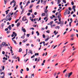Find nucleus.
<instances>
[{
  "label": "nucleus",
  "mask_w": 78,
  "mask_h": 78,
  "mask_svg": "<svg viewBox=\"0 0 78 78\" xmlns=\"http://www.w3.org/2000/svg\"><path fill=\"white\" fill-rule=\"evenodd\" d=\"M2 45H3V47L4 46H5V47H7V46H8V45L4 42H3L1 44H0V50H1V49H2Z\"/></svg>",
  "instance_id": "1"
},
{
  "label": "nucleus",
  "mask_w": 78,
  "mask_h": 78,
  "mask_svg": "<svg viewBox=\"0 0 78 78\" xmlns=\"http://www.w3.org/2000/svg\"><path fill=\"white\" fill-rule=\"evenodd\" d=\"M11 19H12L11 17H10V15L9 14H8L6 17V21H8V20H9V21H10Z\"/></svg>",
  "instance_id": "2"
},
{
  "label": "nucleus",
  "mask_w": 78,
  "mask_h": 78,
  "mask_svg": "<svg viewBox=\"0 0 78 78\" xmlns=\"http://www.w3.org/2000/svg\"><path fill=\"white\" fill-rule=\"evenodd\" d=\"M11 36L12 37L14 36L12 38V40L13 39H14L16 38V37L17 36V34L16 33L14 32H13V34L11 35Z\"/></svg>",
  "instance_id": "3"
},
{
  "label": "nucleus",
  "mask_w": 78,
  "mask_h": 78,
  "mask_svg": "<svg viewBox=\"0 0 78 78\" xmlns=\"http://www.w3.org/2000/svg\"><path fill=\"white\" fill-rule=\"evenodd\" d=\"M22 21H27L26 22H25V23H28V20L26 19V17L25 16L23 17L22 19Z\"/></svg>",
  "instance_id": "4"
},
{
  "label": "nucleus",
  "mask_w": 78,
  "mask_h": 78,
  "mask_svg": "<svg viewBox=\"0 0 78 78\" xmlns=\"http://www.w3.org/2000/svg\"><path fill=\"white\" fill-rule=\"evenodd\" d=\"M73 74V73L72 72H71L70 73H68V78H70V76H71V75H72Z\"/></svg>",
  "instance_id": "5"
},
{
  "label": "nucleus",
  "mask_w": 78,
  "mask_h": 78,
  "mask_svg": "<svg viewBox=\"0 0 78 78\" xmlns=\"http://www.w3.org/2000/svg\"><path fill=\"white\" fill-rule=\"evenodd\" d=\"M60 22H61L60 26H61V27H62V26H63V25H64V21H61Z\"/></svg>",
  "instance_id": "6"
},
{
  "label": "nucleus",
  "mask_w": 78,
  "mask_h": 78,
  "mask_svg": "<svg viewBox=\"0 0 78 78\" xmlns=\"http://www.w3.org/2000/svg\"><path fill=\"white\" fill-rule=\"evenodd\" d=\"M11 25H9V26L7 28L9 29V30H11L12 29V28L11 27Z\"/></svg>",
  "instance_id": "7"
},
{
  "label": "nucleus",
  "mask_w": 78,
  "mask_h": 78,
  "mask_svg": "<svg viewBox=\"0 0 78 78\" xmlns=\"http://www.w3.org/2000/svg\"><path fill=\"white\" fill-rule=\"evenodd\" d=\"M43 4L44 5H46V3H47V0H44L43 1Z\"/></svg>",
  "instance_id": "8"
},
{
  "label": "nucleus",
  "mask_w": 78,
  "mask_h": 78,
  "mask_svg": "<svg viewBox=\"0 0 78 78\" xmlns=\"http://www.w3.org/2000/svg\"><path fill=\"white\" fill-rule=\"evenodd\" d=\"M21 30L22 31H23V33H26V30L25 28L22 29Z\"/></svg>",
  "instance_id": "9"
},
{
  "label": "nucleus",
  "mask_w": 78,
  "mask_h": 78,
  "mask_svg": "<svg viewBox=\"0 0 78 78\" xmlns=\"http://www.w3.org/2000/svg\"><path fill=\"white\" fill-rule=\"evenodd\" d=\"M45 62V60H44L43 61V62L41 64V66H43L44 65V63Z\"/></svg>",
  "instance_id": "10"
},
{
  "label": "nucleus",
  "mask_w": 78,
  "mask_h": 78,
  "mask_svg": "<svg viewBox=\"0 0 78 78\" xmlns=\"http://www.w3.org/2000/svg\"><path fill=\"white\" fill-rule=\"evenodd\" d=\"M56 30H55L54 32V33L55 35H56L58 33V32H57L56 33Z\"/></svg>",
  "instance_id": "11"
},
{
  "label": "nucleus",
  "mask_w": 78,
  "mask_h": 78,
  "mask_svg": "<svg viewBox=\"0 0 78 78\" xmlns=\"http://www.w3.org/2000/svg\"><path fill=\"white\" fill-rule=\"evenodd\" d=\"M4 25H5V23H2L1 24V26L2 27V28H3V27H4Z\"/></svg>",
  "instance_id": "12"
},
{
  "label": "nucleus",
  "mask_w": 78,
  "mask_h": 78,
  "mask_svg": "<svg viewBox=\"0 0 78 78\" xmlns=\"http://www.w3.org/2000/svg\"><path fill=\"white\" fill-rule=\"evenodd\" d=\"M53 23V21H52L51 22L49 23V25H51V27H53V26H51V24Z\"/></svg>",
  "instance_id": "13"
},
{
  "label": "nucleus",
  "mask_w": 78,
  "mask_h": 78,
  "mask_svg": "<svg viewBox=\"0 0 78 78\" xmlns=\"http://www.w3.org/2000/svg\"><path fill=\"white\" fill-rule=\"evenodd\" d=\"M20 23H18L17 24V27H19V26H20Z\"/></svg>",
  "instance_id": "14"
},
{
  "label": "nucleus",
  "mask_w": 78,
  "mask_h": 78,
  "mask_svg": "<svg viewBox=\"0 0 78 78\" xmlns=\"http://www.w3.org/2000/svg\"><path fill=\"white\" fill-rule=\"evenodd\" d=\"M57 4H59L61 3V0H58Z\"/></svg>",
  "instance_id": "15"
},
{
  "label": "nucleus",
  "mask_w": 78,
  "mask_h": 78,
  "mask_svg": "<svg viewBox=\"0 0 78 78\" xmlns=\"http://www.w3.org/2000/svg\"><path fill=\"white\" fill-rule=\"evenodd\" d=\"M29 3H30V1H29L28 2H27L26 6H28V4H29Z\"/></svg>",
  "instance_id": "16"
},
{
  "label": "nucleus",
  "mask_w": 78,
  "mask_h": 78,
  "mask_svg": "<svg viewBox=\"0 0 78 78\" xmlns=\"http://www.w3.org/2000/svg\"><path fill=\"white\" fill-rule=\"evenodd\" d=\"M18 58V61L19 62H20V58H19V57H17V58H16V59H17Z\"/></svg>",
  "instance_id": "17"
},
{
  "label": "nucleus",
  "mask_w": 78,
  "mask_h": 78,
  "mask_svg": "<svg viewBox=\"0 0 78 78\" xmlns=\"http://www.w3.org/2000/svg\"><path fill=\"white\" fill-rule=\"evenodd\" d=\"M13 14H14L13 12H12V13H9L8 14L9 15H10L11 16H12V15H13Z\"/></svg>",
  "instance_id": "18"
},
{
  "label": "nucleus",
  "mask_w": 78,
  "mask_h": 78,
  "mask_svg": "<svg viewBox=\"0 0 78 78\" xmlns=\"http://www.w3.org/2000/svg\"><path fill=\"white\" fill-rule=\"evenodd\" d=\"M36 33L37 34V36H39V32H38V31H37L36 32Z\"/></svg>",
  "instance_id": "19"
},
{
  "label": "nucleus",
  "mask_w": 78,
  "mask_h": 78,
  "mask_svg": "<svg viewBox=\"0 0 78 78\" xmlns=\"http://www.w3.org/2000/svg\"><path fill=\"white\" fill-rule=\"evenodd\" d=\"M57 56V55H54L53 57H52V58H56V57Z\"/></svg>",
  "instance_id": "20"
},
{
  "label": "nucleus",
  "mask_w": 78,
  "mask_h": 78,
  "mask_svg": "<svg viewBox=\"0 0 78 78\" xmlns=\"http://www.w3.org/2000/svg\"><path fill=\"white\" fill-rule=\"evenodd\" d=\"M16 56H17L16 55L13 56L12 58L13 59H16Z\"/></svg>",
  "instance_id": "21"
},
{
  "label": "nucleus",
  "mask_w": 78,
  "mask_h": 78,
  "mask_svg": "<svg viewBox=\"0 0 78 78\" xmlns=\"http://www.w3.org/2000/svg\"><path fill=\"white\" fill-rule=\"evenodd\" d=\"M39 55V53H35V56H38Z\"/></svg>",
  "instance_id": "22"
},
{
  "label": "nucleus",
  "mask_w": 78,
  "mask_h": 78,
  "mask_svg": "<svg viewBox=\"0 0 78 78\" xmlns=\"http://www.w3.org/2000/svg\"><path fill=\"white\" fill-rule=\"evenodd\" d=\"M76 51H74L73 53H72V56H73V55H74V53H76Z\"/></svg>",
  "instance_id": "23"
},
{
  "label": "nucleus",
  "mask_w": 78,
  "mask_h": 78,
  "mask_svg": "<svg viewBox=\"0 0 78 78\" xmlns=\"http://www.w3.org/2000/svg\"><path fill=\"white\" fill-rule=\"evenodd\" d=\"M29 51H30V53L32 55L33 54V52L31 50H30Z\"/></svg>",
  "instance_id": "24"
},
{
  "label": "nucleus",
  "mask_w": 78,
  "mask_h": 78,
  "mask_svg": "<svg viewBox=\"0 0 78 78\" xmlns=\"http://www.w3.org/2000/svg\"><path fill=\"white\" fill-rule=\"evenodd\" d=\"M49 39L50 38H47L46 39H45V41H48V39Z\"/></svg>",
  "instance_id": "25"
},
{
  "label": "nucleus",
  "mask_w": 78,
  "mask_h": 78,
  "mask_svg": "<svg viewBox=\"0 0 78 78\" xmlns=\"http://www.w3.org/2000/svg\"><path fill=\"white\" fill-rule=\"evenodd\" d=\"M66 48H65L62 51V53H64V51H66Z\"/></svg>",
  "instance_id": "26"
},
{
  "label": "nucleus",
  "mask_w": 78,
  "mask_h": 78,
  "mask_svg": "<svg viewBox=\"0 0 78 78\" xmlns=\"http://www.w3.org/2000/svg\"><path fill=\"white\" fill-rule=\"evenodd\" d=\"M32 7H33V5H30L29 7L30 9H31V8H32Z\"/></svg>",
  "instance_id": "27"
},
{
  "label": "nucleus",
  "mask_w": 78,
  "mask_h": 78,
  "mask_svg": "<svg viewBox=\"0 0 78 78\" xmlns=\"http://www.w3.org/2000/svg\"><path fill=\"white\" fill-rule=\"evenodd\" d=\"M76 8V6L75 5H73V6L72 9H75Z\"/></svg>",
  "instance_id": "28"
},
{
  "label": "nucleus",
  "mask_w": 78,
  "mask_h": 78,
  "mask_svg": "<svg viewBox=\"0 0 78 78\" xmlns=\"http://www.w3.org/2000/svg\"><path fill=\"white\" fill-rule=\"evenodd\" d=\"M40 2H41V0H39L37 2V4H39V3H40Z\"/></svg>",
  "instance_id": "29"
},
{
  "label": "nucleus",
  "mask_w": 78,
  "mask_h": 78,
  "mask_svg": "<svg viewBox=\"0 0 78 78\" xmlns=\"http://www.w3.org/2000/svg\"><path fill=\"white\" fill-rule=\"evenodd\" d=\"M22 51V49L21 48H20L19 50V52H21Z\"/></svg>",
  "instance_id": "30"
},
{
  "label": "nucleus",
  "mask_w": 78,
  "mask_h": 78,
  "mask_svg": "<svg viewBox=\"0 0 78 78\" xmlns=\"http://www.w3.org/2000/svg\"><path fill=\"white\" fill-rule=\"evenodd\" d=\"M11 33V31L10 30H9L8 31H7L6 32V33H7V34H8V33Z\"/></svg>",
  "instance_id": "31"
},
{
  "label": "nucleus",
  "mask_w": 78,
  "mask_h": 78,
  "mask_svg": "<svg viewBox=\"0 0 78 78\" xmlns=\"http://www.w3.org/2000/svg\"><path fill=\"white\" fill-rule=\"evenodd\" d=\"M62 2L64 3H66V0H63Z\"/></svg>",
  "instance_id": "32"
},
{
  "label": "nucleus",
  "mask_w": 78,
  "mask_h": 78,
  "mask_svg": "<svg viewBox=\"0 0 78 78\" xmlns=\"http://www.w3.org/2000/svg\"><path fill=\"white\" fill-rule=\"evenodd\" d=\"M68 9H67L66 10V11L65 12L66 13V14H67V11H68Z\"/></svg>",
  "instance_id": "33"
},
{
  "label": "nucleus",
  "mask_w": 78,
  "mask_h": 78,
  "mask_svg": "<svg viewBox=\"0 0 78 78\" xmlns=\"http://www.w3.org/2000/svg\"><path fill=\"white\" fill-rule=\"evenodd\" d=\"M23 12H24V9H23L21 14H22L23 13Z\"/></svg>",
  "instance_id": "34"
},
{
  "label": "nucleus",
  "mask_w": 78,
  "mask_h": 78,
  "mask_svg": "<svg viewBox=\"0 0 78 78\" xmlns=\"http://www.w3.org/2000/svg\"><path fill=\"white\" fill-rule=\"evenodd\" d=\"M46 32L47 33H50V30H48L47 31H46Z\"/></svg>",
  "instance_id": "35"
},
{
  "label": "nucleus",
  "mask_w": 78,
  "mask_h": 78,
  "mask_svg": "<svg viewBox=\"0 0 78 78\" xmlns=\"http://www.w3.org/2000/svg\"><path fill=\"white\" fill-rule=\"evenodd\" d=\"M29 12H32V9H31L30 10H29Z\"/></svg>",
  "instance_id": "36"
},
{
  "label": "nucleus",
  "mask_w": 78,
  "mask_h": 78,
  "mask_svg": "<svg viewBox=\"0 0 78 78\" xmlns=\"http://www.w3.org/2000/svg\"><path fill=\"white\" fill-rule=\"evenodd\" d=\"M12 41H13L15 44H17V43H16V41L14 40H12Z\"/></svg>",
  "instance_id": "37"
},
{
  "label": "nucleus",
  "mask_w": 78,
  "mask_h": 78,
  "mask_svg": "<svg viewBox=\"0 0 78 78\" xmlns=\"http://www.w3.org/2000/svg\"><path fill=\"white\" fill-rule=\"evenodd\" d=\"M30 30H34V28L33 27H31L30 28Z\"/></svg>",
  "instance_id": "38"
},
{
  "label": "nucleus",
  "mask_w": 78,
  "mask_h": 78,
  "mask_svg": "<svg viewBox=\"0 0 78 78\" xmlns=\"http://www.w3.org/2000/svg\"><path fill=\"white\" fill-rule=\"evenodd\" d=\"M72 22H69V25L70 27H71V23H72Z\"/></svg>",
  "instance_id": "39"
},
{
  "label": "nucleus",
  "mask_w": 78,
  "mask_h": 78,
  "mask_svg": "<svg viewBox=\"0 0 78 78\" xmlns=\"http://www.w3.org/2000/svg\"><path fill=\"white\" fill-rule=\"evenodd\" d=\"M21 38H23V39H24V38H25V36L24 35H23V36L21 37Z\"/></svg>",
  "instance_id": "40"
},
{
  "label": "nucleus",
  "mask_w": 78,
  "mask_h": 78,
  "mask_svg": "<svg viewBox=\"0 0 78 78\" xmlns=\"http://www.w3.org/2000/svg\"><path fill=\"white\" fill-rule=\"evenodd\" d=\"M73 36H74V34H73L70 36L71 37H73Z\"/></svg>",
  "instance_id": "41"
},
{
  "label": "nucleus",
  "mask_w": 78,
  "mask_h": 78,
  "mask_svg": "<svg viewBox=\"0 0 78 78\" xmlns=\"http://www.w3.org/2000/svg\"><path fill=\"white\" fill-rule=\"evenodd\" d=\"M66 71H67V69H65L64 71H63V73H65V72H66Z\"/></svg>",
  "instance_id": "42"
},
{
  "label": "nucleus",
  "mask_w": 78,
  "mask_h": 78,
  "mask_svg": "<svg viewBox=\"0 0 78 78\" xmlns=\"http://www.w3.org/2000/svg\"><path fill=\"white\" fill-rule=\"evenodd\" d=\"M56 73H55L54 74V76H56Z\"/></svg>",
  "instance_id": "43"
},
{
  "label": "nucleus",
  "mask_w": 78,
  "mask_h": 78,
  "mask_svg": "<svg viewBox=\"0 0 78 78\" xmlns=\"http://www.w3.org/2000/svg\"><path fill=\"white\" fill-rule=\"evenodd\" d=\"M36 1V0H32L31 2V3H34V1Z\"/></svg>",
  "instance_id": "44"
},
{
  "label": "nucleus",
  "mask_w": 78,
  "mask_h": 78,
  "mask_svg": "<svg viewBox=\"0 0 78 78\" xmlns=\"http://www.w3.org/2000/svg\"><path fill=\"white\" fill-rule=\"evenodd\" d=\"M51 4H52V5H53V3H54V2L53 1H52L51 2Z\"/></svg>",
  "instance_id": "45"
},
{
  "label": "nucleus",
  "mask_w": 78,
  "mask_h": 78,
  "mask_svg": "<svg viewBox=\"0 0 78 78\" xmlns=\"http://www.w3.org/2000/svg\"><path fill=\"white\" fill-rule=\"evenodd\" d=\"M16 5V2H15V3L13 4V8H14V7H15Z\"/></svg>",
  "instance_id": "46"
},
{
  "label": "nucleus",
  "mask_w": 78,
  "mask_h": 78,
  "mask_svg": "<svg viewBox=\"0 0 78 78\" xmlns=\"http://www.w3.org/2000/svg\"><path fill=\"white\" fill-rule=\"evenodd\" d=\"M69 3H67V4H65V6H67V5H69Z\"/></svg>",
  "instance_id": "47"
},
{
  "label": "nucleus",
  "mask_w": 78,
  "mask_h": 78,
  "mask_svg": "<svg viewBox=\"0 0 78 78\" xmlns=\"http://www.w3.org/2000/svg\"><path fill=\"white\" fill-rule=\"evenodd\" d=\"M19 20H16L15 22V23H17V22H18V21Z\"/></svg>",
  "instance_id": "48"
},
{
  "label": "nucleus",
  "mask_w": 78,
  "mask_h": 78,
  "mask_svg": "<svg viewBox=\"0 0 78 78\" xmlns=\"http://www.w3.org/2000/svg\"><path fill=\"white\" fill-rule=\"evenodd\" d=\"M71 5H74V3L72 1L71 2Z\"/></svg>",
  "instance_id": "49"
},
{
  "label": "nucleus",
  "mask_w": 78,
  "mask_h": 78,
  "mask_svg": "<svg viewBox=\"0 0 78 78\" xmlns=\"http://www.w3.org/2000/svg\"><path fill=\"white\" fill-rule=\"evenodd\" d=\"M38 61H37V62H39V61H40V57H39L38 58Z\"/></svg>",
  "instance_id": "50"
},
{
  "label": "nucleus",
  "mask_w": 78,
  "mask_h": 78,
  "mask_svg": "<svg viewBox=\"0 0 78 78\" xmlns=\"http://www.w3.org/2000/svg\"><path fill=\"white\" fill-rule=\"evenodd\" d=\"M31 13L29 12L27 13V16H30Z\"/></svg>",
  "instance_id": "51"
},
{
  "label": "nucleus",
  "mask_w": 78,
  "mask_h": 78,
  "mask_svg": "<svg viewBox=\"0 0 78 78\" xmlns=\"http://www.w3.org/2000/svg\"><path fill=\"white\" fill-rule=\"evenodd\" d=\"M58 28V29H59V26H57L55 27V28Z\"/></svg>",
  "instance_id": "52"
},
{
  "label": "nucleus",
  "mask_w": 78,
  "mask_h": 78,
  "mask_svg": "<svg viewBox=\"0 0 78 78\" xmlns=\"http://www.w3.org/2000/svg\"><path fill=\"white\" fill-rule=\"evenodd\" d=\"M5 51H3L2 52V54L3 55H5Z\"/></svg>",
  "instance_id": "53"
},
{
  "label": "nucleus",
  "mask_w": 78,
  "mask_h": 78,
  "mask_svg": "<svg viewBox=\"0 0 78 78\" xmlns=\"http://www.w3.org/2000/svg\"><path fill=\"white\" fill-rule=\"evenodd\" d=\"M27 37H29V36H30V34H27Z\"/></svg>",
  "instance_id": "54"
},
{
  "label": "nucleus",
  "mask_w": 78,
  "mask_h": 78,
  "mask_svg": "<svg viewBox=\"0 0 78 78\" xmlns=\"http://www.w3.org/2000/svg\"><path fill=\"white\" fill-rule=\"evenodd\" d=\"M2 78H5V75L4 74L3 76L1 77Z\"/></svg>",
  "instance_id": "55"
},
{
  "label": "nucleus",
  "mask_w": 78,
  "mask_h": 78,
  "mask_svg": "<svg viewBox=\"0 0 78 78\" xmlns=\"http://www.w3.org/2000/svg\"><path fill=\"white\" fill-rule=\"evenodd\" d=\"M68 9L69 11H71V7H69Z\"/></svg>",
  "instance_id": "56"
},
{
  "label": "nucleus",
  "mask_w": 78,
  "mask_h": 78,
  "mask_svg": "<svg viewBox=\"0 0 78 78\" xmlns=\"http://www.w3.org/2000/svg\"><path fill=\"white\" fill-rule=\"evenodd\" d=\"M70 13V12L69 11L67 13L68 14H69Z\"/></svg>",
  "instance_id": "57"
},
{
  "label": "nucleus",
  "mask_w": 78,
  "mask_h": 78,
  "mask_svg": "<svg viewBox=\"0 0 78 78\" xmlns=\"http://www.w3.org/2000/svg\"><path fill=\"white\" fill-rule=\"evenodd\" d=\"M43 38H45V35L44 34H43Z\"/></svg>",
  "instance_id": "58"
},
{
  "label": "nucleus",
  "mask_w": 78,
  "mask_h": 78,
  "mask_svg": "<svg viewBox=\"0 0 78 78\" xmlns=\"http://www.w3.org/2000/svg\"><path fill=\"white\" fill-rule=\"evenodd\" d=\"M48 8V6H47L46 7V9H45V10H47Z\"/></svg>",
  "instance_id": "59"
},
{
  "label": "nucleus",
  "mask_w": 78,
  "mask_h": 78,
  "mask_svg": "<svg viewBox=\"0 0 78 78\" xmlns=\"http://www.w3.org/2000/svg\"><path fill=\"white\" fill-rule=\"evenodd\" d=\"M4 69H5V66H3L2 67V70H4Z\"/></svg>",
  "instance_id": "60"
},
{
  "label": "nucleus",
  "mask_w": 78,
  "mask_h": 78,
  "mask_svg": "<svg viewBox=\"0 0 78 78\" xmlns=\"http://www.w3.org/2000/svg\"><path fill=\"white\" fill-rule=\"evenodd\" d=\"M27 71H29V68H27Z\"/></svg>",
  "instance_id": "61"
},
{
  "label": "nucleus",
  "mask_w": 78,
  "mask_h": 78,
  "mask_svg": "<svg viewBox=\"0 0 78 78\" xmlns=\"http://www.w3.org/2000/svg\"><path fill=\"white\" fill-rule=\"evenodd\" d=\"M37 13L36 12H35L34 13V15H37Z\"/></svg>",
  "instance_id": "62"
},
{
  "label": "nucleus",
  "mask_w": 78,
  "mask_h": 78,
  "mask_svg": "<svg viewBox=\"0 0 78 78\" xmlns=\"http://www.w3.org/2000/svg\"><path fill=\"white\" fill-rule=\"evenodd\" d=\"M55 12H56L55 10H54L52 11V12H53V13H55Z\"/></svg>",
  "instance_id": "63"
},
{
  "label": "nucleus",
  "mask_w": 78,
  "mask_h": 78,
  "mask_svg": "<svg viewBox=\"0 0 78 78\" xmlns=\"http://www.w3.org/2000/svg\"><path fill=\"white\" fill-rule=\"evenodd\" d=\"M34 55H33V56L31 57V58H34Z\"/></svg>",
  "instance_id": "64"
}]
</instances>
